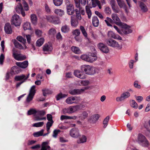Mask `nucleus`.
Segmentation results:
<instances>
[{"label": "nucleus", "instance_id": "ea45409f", "mask_svg": "<svg viewBox=\"0 0 150 150\" xmlns=\"http://www.w3.org/2000/svg\"><path fill=\"white\" fill-rule=\"evenodd\" d=\"M35 35L38 37H41L42 33V31L38 29H35Z\"/></svg>", "mask_w": 150, "mask_h": 150}, {"label": "nucleus", "instance_id": "4468645a", "mask_svg": "<svg viewBox=\"0 0 150 150\" xmlns=\"http://www.w3.org/2000/svg\"><path fill=\"white\" fill-rule=\"evenodd\" d=\"M11 23L16 26H19L21 23V20L19 16L17 14L14 15L12 17Z\"/></svg>", "mask_w": 150, "mask_h": 150}, {"label": "nucleus", "instance_id": "6e6d98bb", "mask_svg": "<svg viewBox=\"0 0 150 150\" xmlns=\"http://www.w3.org/2000/svg\"><path fill=\"white\" fill-rule=\"evenodd\" d=\"M43 94L44 96H46L47 94H50L51 91L47 89H44L42 90Z\"/></svg>", "mask_w": 150, "mask_h": 150}, {"label": "nucleus", "instance_id": "4c0bfd02", "mask_svg": "<svg viewBox=\"0 0 150 150\" xmlns=\"http://www.w3.org/2000/svg\"><path fill=\"white\" fill-rule=\"evenodd\" d=\"M16 10L18 13H20L22 11H23L22 6L21 3H19L18 5L16 6Z\"/></svg>", "mask_w": 150, "mask_h": 150}, {"label": "nucleus", "instance_id": "412c9836", "mask_svg": "<svg viewBox=\"0 0 150 150\" xmlns=\"http://www.w3.org/2000/svg\"><path fill=\"white\" fill-rule=\"evenodd\" d=\"M29 74H28L26 76L24 74H22L19 76H16L15 77V79L17 81H19L21 80H23L25 82L29 78Z\"/></svg>", "mask_w": 150, "mask_h": 150}, {"label": "nucleus", "instance_id": "b1692460", "mask_svg": "<svg viewBox=\"0 0 150 150\" xmlns=\"http://www.w3.org/2000/svg\"><path fill=\"white\" fill-rule=\"evenodd\" d=\"M5 32L8 34H10L12 33V30L11 25L9 23H6L4 27Z\"/></svg>", "mask_w": 150, "mask_h": 150}, {"label": "nucleus", "instance_id": "cd10ccee", "mask_svg": "<svg viewBox=\"0 0 150 150\" xmlns=\"http://www.w3.org/2000/svg\"><path fill=\"white\" fill-rule=\"evenodd\" d=\"M92 23L95 27H98L99 24V20L97 16H95L92 18Z\"/></svg>", "mask_w": 150, "mask_h": 150}, {"label": "nucleus", "instance_id": "9b49d317", "mask_svg": "<svg viewBox=\"0 0 150 150\" xmlns=\"http://www.w3.org/2000/svg\"><path fill=\"white\" fill-rule=\"evenodd\" d=\"M130 93L128 91H125L123 93L120 97H117L116 100L117 102L122 101L125 99L129 98L130 96Z\"/></svg>", "mask_w": 150, "mask_h": 150}, {"label": "nucleus", "instance_id": "0e129e2a", "mask_svg": "<svg viewBox=\"0 0 150 150\" xmlns=\"http://www.w3.org/2000/svg\"><path fill=\"white\" fill-rule=\"evenodd\" d=\"M76 8L78 9L79 11H80V13H81L82 15H84L85 14V12L84 11L81 6H79V7H77Z\"/></svg>", "mask_w": 150, "mask_h": 150}, {"label": "nucleus", "instance_id": "2eb2a0df", "mask_svg": "<svg viewBox=\"0 0 150 150\" xmlns=\"http://www.w3.org/2000/svg\"><path fill=\"white\" fill-rule=\"evenodd\" d=\"M120 26L122 28V29L121 30V32L122 33V34H127L132 32V30L130 28V27L126 24L123 23L122 25Z\"/></svg>", "mask_w": 150, "mask_h": 150}, {"label": "nucleus", "instance_id": "a18cd8bd", "mask_svg": "<svg viewBox=\"0 0 150 150\" xmlns=\"http://www.w3.org/2000/svg\"><path fill=\"white\" fill-rule=\"evenodd\" d=\"M86 13L88 15L89 18H90L91 17L92 13L90 8L87 6L86 7Z\"/></svg>", "mask_w": 150, "mask_h": 150}, {"label": "nucleus", "instance_id": "f3484780", "mask_svg": "<svg viewBox=\"0 0 150 150\" xmlns=\"http://www.w3.org/2000/svg\"><path fill=\"white\" fill-rule=\"evenodd\" d=\"M111 18L113 20L114 23L117 25L120 26L122 25L123 23L121 22L117 14L115 13H112L111 15Z\"/></svg>", "mask_w": 150, "mask_h": 150}, {"label": "nucleus", "instance_id": "7c9ffc66", "mask_svg": "<svg viewBox=\"0 0 150 150\" xmlns=\"http://www.w3.org/2000/svg\"><path fill=\"white\" fill-rule=\"evenodd\" d=\"M61 29L62 31L65 33H68L70 30L69 26L67 25L62 26Z\"/></svg>", "mask_w": 150, "mask_h": 150}, {"label": "nucleus", "instance_id": "473e14b6", "mask_svg": "<svg viewBox=\"0 0 150 150\" xmlns=\"http://www.w3.org/2000/svg\"><path fill=\"white\" fill-rule=\"evenodd\" d=\"M45 41L44 38H40L36 42V46L40 47L43 44Z\"/></svg>", "mask_w": 150, "mask_h": 150}, {"label": "nucleus", "instance_id": "864d4df0", "mask_svg": "<svg viewBox=\"0 0 150 150\" xmlns=\"http://www.w3.org/2000/svg\"><path fill=\"white\" fill-rule=\"evenodd\" d=\"M92 4L93 7H95L97 5H99L100 4V1L98 0H91Z\"/></svg>", "mask_w": 150, "mask_h": 150}, {"label": "nucleus", "instance_id": "4d7b16f0", "mask_svg": "<svg viewBox=\"0 0 150 150\" xmlns=\"http://www.w3.org/2000/svg\"><path fill=\"white\" fill-rule=\"evenodd\" d=\"M72 33L75 37H77L80 34V32L79 29H76L73 31Z\"/></svg>", "mask_w": 150, "mask_h": 150}, {"label": "nucleus", "instance_id": "a878e982", "mask_svg": "<svg viewBox=\"0 0 150 150\" xmlns=\"http://www.w3.org/2000/svg\"><path fill=\"white\" fill-rule=\"evenodd\" d=\"M71 26L74 27H76L78 25V21L74 19L72 16H71Z\"/></svg>", "mask_w": 150, "mask_h": 150}, {"label": "nucleus", "instance_id": "1a4fd4ad", "mask_svg": "<svg viewBox=\"0 0 150 150\" xmlns=\"http://www.w3.org/2000/svg\"><path fill=\"white\" fill-rule=\"evenodd\" d=\"M80 100V98L79 97L71 96L67 98L65 100V102L68 104H76Z\"/></svg>", "mask_w": 150, "mask_h": 150}, {"label": "nucleus", "instance_id": "4be33fe9", "mask_svg": "<svg viewBox=\"0 0 150 150\" xmlns=\"http://www.w3.org/2000/svg\"><path fill=\"white\" fill-rule=\"evenodd\" d=\"M52 50V47L50 42L46 43L43 47V50L44 52H51Z\"/></svg>", "mask_w": 150, "mask_h": 150}, {"label": "nucleus", "instance_id": "e433bc0d", "mask_svg": "<svg viewBox=\"0 0 150 150\" xmlns=\"http://www.w3.org/2000/svg\"><path fill=\"white\" fill-rule=\"evenodd\" d=\"M56 33V30L53 28L50 29L48 32V35H50L51 37H54Z\"/></svg>", "mask_w": 150, "mask_h": 150}, {"label": "nucleus", "instance_id": "052dcab7", "mask_svg": "<svg viewBox=\"0 0 150 150\" xmlns=\"http://www.w3.org/2000/svg\"><path fill=\"white\" fill-rule=\"evenodd\" d=\"M88 114L86 112H83L81 114V119L83 120L85 119L88 117Z\"/></svg>", "mask_w": 150, "mask_h": 150}, {"label": "nucleus", "instance_id": "bf43d9fd", "mask_svg": "<svg viewBox=\"0 0 150 150\" xmlns=\"http://www.w3.org/2000/svg\"><path fill=\"white\" fill-rule=\"evenodd\" d=\"M67 96V95L66 94H63L62 93H60L57 96L56 98L57 100H59L62 98L65 97Z\"/></svg>", "mask_w": 150, "mask_h": 150}, {"label": "nucleus", "instance_id": "f03ea898", "mask_svg": "<svg viewBox=\"0 0 150 150\" xmlns=\"http://www.w3.org/2000/svg\"><path fill=\"white\" fill-rule=\"evenodd\" d=\"M105 42L106 44L108 46L118 50H120L122 48V45L120 44L115 40L111 38L106 39Z\"/></svg>", "mask_w": 150, "mask_h": 150}, {"label": "nucleus", "instance_id": "c9c22d12", "mask_svg": "<svg viewBox=\"0 0 150 150\" xmlns=\"http://www.w3.org/2000/svg\"><path fill=\"white\" fill-rule=\"evenodd\" d=\"M86 140L87 138L86 136L84 135H82L81 137L79 138L78 142L79 144L83 143L86 142Z\"/></svg>", "mask_w": 150, "mask_h": 150}, {"label": "nucleus", "instance_id": "13d9d810", "mask_svg": "<svg viewBox=\"0 0 150 150\" xmlns=\"http://www.w3.org/2000/svg\"><path fill=\"white\" fill-rule=\"evenodd\" d=\"M60 131L59 129H55L53 131L52 137L54 138H56L57 137V135L58 133L60 132Z\"/></svg>", "mask_w": 150, "mask_h": 150}, {"label": "nucleus", "instance_id": "de8ad7c7", "mask_svg": "<svg viewBox=\"0 0 150 150\" xmlns=\"http://www.w3.org/2000/svg\"><path fill=\"white\" fill-rule=\"evenodd\" d=\"M63 0H53L54 4L57 6L61 5L62 3Z\"/></svg>", "mask_w": 150, "mask_h": 150}, {"label": "nucleus", "instance_id": "37998d69", "mask_svg": "<svg viewBox=\"0 0 150 150\" xmlns=\"http://www.w3.org/2000/svg\"><path fill=\"white\" fill-rule=\"evenodd\" d=\"M44 130L42 129L39 131L33 133V135L35 137H37L43 135Z\"/></svg>", "mask_w": 150, "mask_h": 150}, {"label": "nucleus", "instance_id": "9d476101", "mask_svg": "<svg viewBox=\"0 0 150 150\" xmlns=\"http://www.w3.org/2000/svg\"><path fill=\"white\" fill-rule=\"evenodd\" d=\"M13 56L14 58L18 61H21L25 59L26 57L25 56L19 54L17 53V51L15 48L12 49Z\"/></svg>", "mask_w": 150, "mask_h": 150}, {"label": "nucleus", "instance_id": "423d86ee", "mask_svg": "<svg viewBox=\"0 0 150 150\" xmlns=\"http://www.w3.org/2000/svg\"><path fill=\"white\" fill-rule=\"evenodd\" d=\"M80 106L76 105L70 106L67 108H65L62 110V113L64 114L73 113L79 110Z\"/></svg>", "mask_w": 150, "mask_h": 150}, {"label": "nucleus", "instance_id": "c03bdc74", "mask_svg": "<svg viewBox=\"0 0 150 150\" xmlns=\"http://www.w3.org/2000/svg\"><path fill=\"white\" fill-rule=\"evenodd\" d=\"M80 29L84 36L86 38L87 37V33L84 28L82 26H80Z\"/></svg>", "mask_w": 150, "mask_h": 150}, {"label": "nucleus", "instance_id": "5fc2aeb1", "mask_svg": "<svg viewBox=\"0 0 150 150\" xmlns=\"http://www.w3.org/2000/svg\"><path fill=\"white\" fill-rule=\"evenodd\" d=\"M54 122H48L46 124V127L47 132L50 130V127L52 126Z\"/></svg>", "mask_w": 150, "mask_h": 150}, {"label": "nucleus", "instance_id": "20e7f679", "mask_svg": "<svg viewBox=\"0 0 150 150\" xmlns=\"http://www.w3.org/2000/svg\"><path fill=\"white\" fill-rule=\"evenodd\" d=\"M17 40L20 42L23 43L24 45V48L15 39L13 40L12 42L14 44L15 46L17 48L19 49H25L27 48V47L25 45L26 42V40L25 38H16Z\"/></svg>", "mask_w": 150, "mask_h": 150}, {"label": "nucleus", "instance_id": "dca6fc26", "mask_svg": "<svg viewBox=\"0 0 150 150\" xmlns=\"http://www.w3.org/2000/svg\"><path fill=\"white\" fill-rule=\"evenodd\" d=\"M69 134L70 136L73 138H77L80 135L79 131L77 128H73L70 131Z\"/></svg>", "mask_w": 150, "mask_h": 150}, {"label": "nucleus", "instance_id": "79ce46f5", "mask_svg": "<svg viewBox=\"0 0 150 150\" xmlns=\"http://www.w3.org/2000/svg\"><path fill=\"white\" fill-rule=\"evenodd\" d=\"M23 27L24 30L30 29L31 27L30 23L29 22L25 23L23 25Z\"/></svg>", "mask_w": 150, "mask_h": 150}, {"label": "nucleus", "instance_id": "7ed1b4c3", "mask_svg": "<svg viewBox=\"0 0 150 150\" xmlns=\"http://www.w3.org/2000/svg\"><path fill=\"white\" fill-rule=\"evenodd\" d=\"M35 86H33L30 89L25 101V104L26 106H28V105L30 103V102L33 99L36 92V90L35 89Z\"/></svg>", "mask_w": 150, "mask_h": 150}, {"label": "nucleus", "instance_id": "a19ab883", "mask_svg": "<svg viewBox=\"0 0 150 150\" xmlns=\"http://www.w3.org/2000/svg\"><path fill=\"white\" fill-rule=\"evenodd\" d=\"M54 13L60 16H62L64 14V11L60 9H55L54 11Z\"/></svg>", "mask_w": 150, "mask_h": 150}, {"label": "nucleus", "instance_id": "393cba45", "mask_svg": "<svg viewBox=\"0 0 150 150\" xmlns=\"http://www.w3.org/2000/svg\"><path fill=\"white\" fill-rule=\"evenodd\" d=\"M49 144L48 142H44L42 144V147L41 150H50V147L47 145Z\"/></svg>", "mask_w": 150, "mask_h": 150}, {"label": "nucleus", "instance_id": "09e8293b", "mask_svg": "<svg viewBox=\"0 0 150 150\" xmlns=\"http://www.w3.org/2000/svg\"><path fill=\"white\" fill-rule=\"evenodd\" d=\"M109 117L107 116L104 120L103 124L104 125L103 127L105 128L107 125L108 123L109 120Z\"/></svg>", "mask_w": 150, "mask_h": 150}, {"label": "nucleus", "instance_id": "72a5a7b5", "mask_svg": "<svg viewBox=\"0 0 150 150\" xmlns=\"http://www.w3.org/2000/svg\"><path fill=\"white\" fill-rule=\"evenodd\" d=\"M130 103L131 106L135 109L138 108V105L136 101L133 100H131L130 101Z\"/></svg>", "mask_w": 150, "mask_h": 150}, {"label": "nucleus", "instance_id": "ddd939ff", "mask_svg": "<svg viewBox=\"0 0 150 150\" xmlns=\"http://www.w3.org/2000/svg\"><path fill=\"white\" fill-rule=\"evenodd\" d=\"M98 47L99 49L103 53L107 54L109 52L108 47L103 43H99L98 44Z\"/></svg>", "mask_w": 150, "mask_h": 150}, {"label": "nucleus", "instance_id": "0eeeda50", "mask_svg": "<svg viewBox=\"0 0 150 150\" xmlns=\"http://www.w3.org/2000/svg\"><path fill=\"white\" fill-rule=\"evenodd\" d=\"M138 143L144 146H146L149 145V142L145 137L142 134H139L138 138Z\"/></svg>", "mask_w": 150, "mask_h": 150}, {"label": "nucleus", "instance_id": "2f4dec72", "mask_svg": "<svg viewBox=\"0 0 150 150\" xmlns=\"http://www.w3.org/2000/svg\"><path fill=\"white\" fill-rule=\"evenodd\" d=\"M139 6L141 10L144 12H146L148 10L147 7L146 5L143 2H141L140 3Z\"/></svg>", "mask_w": 150, "mask_h": 150}, {"label": "nucleus", "instance_id": "680f3d73", "mask_svg": "<svg viewBox=\"0 0 150 150\" xmlns=\"http://www.w3.org/2000/svg\"><path fill=\"white\" fill-rule=\"evenodd\" d=\"M108 35L109 38H117V36L112 31L108 32Z\"/></svg>", "mask_w": 150, "mask_h": 150}, {"label": "nucleus", "instance_id": "c756f323", "mask_svg": "<svg viewBox=\"0 0 150 150\" xmlns=\"http://www.w3.org/2000/svg\"><path fill=\"white\" fill-rule=\"evenodd\" d=\"M105 21L107 25L108 26L112 27V25L111 23H114V21L112 19L109 17L106 18V19L105 20Z\"/></svg>", "mask_w": 150, "mask_h": 150}, {"label": "nucleus", "instance_id": "5701e85b", "mask_svg": "<svg viewBox=\"0 0 150 150\" xmlns=\"http://www.w3.org/2000/svg\"><path fill=\"white\" fill-rule=\"evenodd\" d=\"M16 64L18 66L24 69L26 68L28 66V62L27 61H25L22 62H16Z\"/></svg>", "mask_w": 150, "mask_h": 150}, {"label": "nucleus", "instance_id": "774afa93", "mask_svg": "<svg viewBox=\"0 0 150 150\" xmlns=\"http://www.w3.org/2000/svg\"><path fill=\"white\" fill-rule=\"evenodd\" d=\"M37 114L40 116H43L45 114V112L43 110L37 111Z\"/></svg>", "mask_w": 150, "mask_h": 150}, {"label": "nucleus", "instance_id": "f257e3e1", "mask_svg": "<svg viewBox=\"0 0 150 150\" xmlns=\"http://www.w3.org/2000/svg\"><path fill=\"white\" fill-rule=\"evenodd\" d=\"M81 69L84 71L86 74L89 75H93L98 73L99 69L88 65H83L81 66Z\"/></svg>", "mask_w": 150, "mask_h": 150}, {"label": "nucleus", "instance_id": "c85d7f7f", "mask_svg": "<svg viewBox=\"0 0 150 150\" xmlns=\"http://www.w3.org/2000/svg\"><path fill=\"white\" fill-rule=\"evenodd\" d=\"M105 21L107 25L108 26L112 27V25L111 23H114V21L112 19L109 17L106 18V19L105 20Z\"/></svg>", "mask_w": 150, "mask_h": 150}, {"label": "nucleus", "instance_id": "6e6552de", "mask_svg": "<svg viewBox=\"0 0 150 150\" xmlns=\"http://www.w3.org/2000/svg\"><path fill=\"white\" fill-rule=\"evenodd\" d=\"M46 19L49 22L55 24H59L60 23L59 18L57 17L54 16H46Z\"/></svg>", "mask_w": 150, "mask_h": 150}, {"label": "nucleus", "instance_id": "f8f14e48", "mask_svg": "<svg viewBox=\"0 0 150 150\" xmlns=\"http://www.w3.org/2000/svg\"><path fill=\"white\" fill-rule=\"evenodd\" d=\"M88 89V87H84L80 89H72L69 91V93L72 95L79 94L84 92V91Z\"/></svg>", "mask_w": 150, "mask_h": 150}, {"label": "nucleus", "instance_id": "603ef678", "mask_svg": "<svg viewBox=\"0 0 150 150\" xmlns=\"http://www.w3.org/2000/svg\"><path fill=\"white\" fill-rule=\"evenodd\" d=\"M37 111L33 109H31L28 112V115H30L32 114H37Z\"/></svg>", "mask_w": 150, "mask_h": 150}, {"label": "nucleus", "instance_id": "bb28decb", "mask_svg": "<svg viewBox=\"0 0 150 150\" xmlns=\"http://www.w3.org/2000/svg\"><path fill=\"white\" fill-rule=\"evenodd\" d=\"M30 18L32 24L36 25L37 22V18L35 14H32L31 15Z\"/></svg>", "mask_w": 150, "mask_h": 150}, {"label": "nucleus", "instance_id": "338daca9", "mask_svg": "<svg viewBox=\"0 0 150 150\" xmlns=\"http://www.w3.org/2000/svg\"><path fill=\"white\" fill-rule=\"evenodd\" d=\"M89 82L88 80H84L81 81V84L83 86H86L89 84Z\"/></svg>", "mask_w": 150, "mask_h": 150}, {"label": "nucleus", "instance_id": "58836bf2", "mask_svg": "<svg viewBox=\"0 0 150 150\" xmlns=\"http://www.w3.org/2000/svg\"><path fill=\"white\" fill-rule=\"evenodd\" d=\"M72 51L76 54H79L81 53V51L79 48L75 46H72L71 47Z\"/></svg>", "mask_w": 150, "mask_h": 150}, {"label": "nucleus", "instance_id": "3c124183", "mask_svg": "<svg viewBox=\"0 0 150 150\" xmlns=\"http://www.w3.org/2000/svg\"><path fill=\"white\" fill-rule=\"evenodd\" d=\"M75 11L77 18L78 20H81V17L80 11H79L78 9H76L75 10Z\"/></svg>", "mask_w": 150, "mask_h": 150}, {"label": "nucleus", "instance_id": "f704fd0d", "mask_svg": "<svg viewBox=\"0 0 150 150\" xmlns=\"http://www.w3.org/2000/svg\"><path fill=\"white\" fill-rule=\"evenodd\" d=\"M117 4L120 8H125L126 7L124 1L122 0H118L117 1Z\"/></svg>", "mask_w": 150, "mask_h": 150}, {"label": "nucleus", "instance_id": "aec40b11", "mask_svg": "<svg viewBox=\"0 0 150 150\" xmlns=\"http://www.w3.org/2000/svg\"><path fill=\"white\" fill-rule=\"evenodd\" d=\"M67 13L69 15H72L74 13L75 10L74 6L71 4L67 5Z\"/></svg>", "mask_w": 150, "mask_h": 150}, {"label": "nucleus", "instance_id": "39448f33", "mask_svg": "<svg viewBox=\"0 0 150 150\" xmlns=\"http://www.w3.org/2000/svg\"><path fill=\"white\" fill-rule=\"evenodd\" d=\"M91 50V52L88 53L89 56L88 62L92 63L97 60V57L96 56V51L95 47H92Z\"/></svg>", "mask_w": 150, "mask_h": 150}, {"label": "nucleus", "instance_id": "6ab92c4d", "mask_svg": "<svg viewBox=\"0 0 150 150\" xmlns=\"http://www.w3.org/2000/svg\"><path fill=\"white\" fill-rule=\"evenodd\" d=\"M100 117V115L98 114L93 115L90 117L88 120L91 123H95L97 121Z\"/></svg>", "mask_w": 150, "mask_h": 150}, {"label": "nucleus", "instance_id": "a211bd4d", "mask_svg": "<svg viewBox=\"0 0 150 150\" xmlns=\"http://www.w3.org/2000/svg\"><path fill=\"white\" fill-rule=\"evenodd\" d=\"M74 74L76 77L81 79H83L86 78V76L84 73L79 70H75L74 72Z\"/></svg>", "mask_w": 150, "mask_h": 150}, {"label": "nucleus", "instance_id": "e2e57ef3", "mask_svg": "<svg viewBox=\"0 0 150 150\" xmlns=\"http://www.w3.org/2000/svg\"><path fill=\"white\" fill-rule=\"evenodd\" d=\"M112 10L115 13H119L120 12V9L116 5L112 7Z\"/></svg>", "mask_w": 150, "mask_h": 150}, {"label": "nucleus", "instance_id": "49530a36", "mask_svg": "<svg viewBox=\"0 0 150 150\" xmlns=\"http://www.w3.org/2000/svg\"><path fill=\"white\" fill-rule=\"evenodd\" d=\"M89 56L88 54H84L81 55L80 58L82 60L88 62Z\"/></svg>", "mask_w": 150, "mask_h": 150}, {"label": "nucleus", "instance_id": "69168bd1", "mask_svg": "<svg viewBox=\"0 0 150 150\" xmlns=\"http://www.w3.org/2000/svg\"><path fill=\"white\" fill-rule=\"evenodd\" d=\"M22 2L23 3V6L24 8H25V10L27 11L28 10V5L27 3L23 0H22Z\"/></svg>", "mask_w": 150, "mask_h": 150}, {"label": "nucleus", "instance_id": "8fccbe9b", "mask_svg": "<svg viewBox=\"0 0 150 150\" xmlns=\"http://www.w3.org/2000/svg\"><path fill=\"white\" fill-rule=\"evenodd\" d=\"M44 124V122H40L34 124L33 125V126L35 127H40L43 126Z\"/></svg>", "mask_w": 150, "mask_h": 150}]
</instances>
